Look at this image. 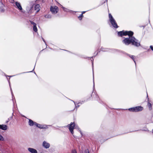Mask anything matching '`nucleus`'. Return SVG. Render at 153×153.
I'll return each mask as SVG.
<instances>
[{
  "instance_id": "obj_5",
  "label": "nucleus",
  "mask_w": 153,
  "mask_h": 153,
  "mask_svg": "<svg viewBox=\"0 0 153 153\" xmlns=\"http://www.w3.org/2000/svg\"><path fill=\"white\" fill-rule=\"evenodd\" d=\"M69 127V129L70 131L73 134L74 133L73 129L74 127H75V128H76L77 127L75 126L74 123H71V124L68 125Z\"/></svg>"
},
{
  "instance_id": "obj_27",
  "label": "nucleus",
  "mask_w": 153,
  "mask_h": 153,
  "mask_svg": "<svg viewBox=\"0 0 153 153\" xmlns=\"http://www.w3.org/2000/svg\"><path fill=\"white\" fill-rule=\"evenodd\" d=\"M42 39L43 41L45 42V44H46V43H45V41L44 39L43 38H42Z\"/></svg>"
},
{
  "instance_id": "obj_24",
  "label": "nucleus",
  "mask_w": 153,
  "mask_h": 153,
  "mask_svg": "<svg viewBox=\"0 0 153 153\" xmlns=\"http://www.w3.org/2000/svg\"><path fill=\"white\" fill-rule=\"evenodd\" d=\"M150 47L151 49L153 51V47L152 45H151Z\"/></svg>"
},
{
  "instance_id": "obj_13",
  "label": "nucleus",
  "mask_w": 153,
  "mask_h": 153,
  "mask_svg": "<svg viewBox=\"0 0 153 153\" xmlns=\"http://www.w3.org/2000/svg\"><path fill=\"white\" fill-rule=\"evenodd\" d=\"M36 123L34 122L32 120L30 119H29V125L30 126H33V125H35V123Z\"/></svg>"
},
{
  "instance_id": "obj_7",
  "label": "nucleus",
  "mask_w": 153,
  "mask_h": 153,
  "mask_svg": "<svg viewBox=\"0 0 153 153\" xmlns=\"http://www.w3.org/2000/svg\"><path fill=\"white\" fill-rule=\"evenodd\" d=\"M35 126H36L37 127L42 129L47 128H48L47 126L41 125L36 123H35Z\"/></svg>"
},
{
  "instance_id": "obj_1",
  "label": "nucleus",
  "mask_w": 153,
  "mask_h": 153,
  "mask_svg": "<svg viewBox=\"0 0 153 153\" xmlns=\"http://www.w3.org/2000/svg\"><path fill=\"white\" fill-rule=\"evenodd\" d=\"M118 34L119 36H120L126 35L128 36V38H124V39L122 41L123 43L125 45H128L129 44H131L136 47H139L140 45V42L134 36H132L134 34L133 32L131 31H124L123 30L118 32Z\"/></svg>"
},
{
  "instance_id": "obj_10",
  "label": "nucleus",
  "mask_w": 153,
  "mask_h": 153,
  "mask_svg": "<svg viewBox=\"0 0 153 153\" xmlns=\"http://www.w3.org/2000/svg\"><path fill=\"white\" fill-rule=\"evenodd\" d=\"M31 24L33 25V29L34 31L36 32L37 31V29L36 27V24L33 22L30 21Z\"/></svg>"
},
{
  "instance_id": "obj_4",
  "label": "nucleus",
  "mask_w": 153,
  "mask_h": 153,
  "mask_svg": "<svg viewBox=\"0 0 153 153\" xmlns=\"http://www.w3.org/2000/svg\"><path fill=\"white\" fill-rule=\"evenodd\" d=\"M50 9L52 13L53 14L57 13L59 10L58 7L56 6H51Z\"/></svg>"
},
{
  "instance_id": "obj_23",
  "label": "nucleus",
  "mask_w": 153,
  "mask_h": 153,
  "mask_svg": "<svg viewBox=\"0 0 153 153\" xmlns=\"http://www.w3.org/2000/svg\"><path fill=\"white\" fill-rule=\"evenodd\" d=\"M72 153H77L76 150H73L72 151Z\"/></svg>"
},
{
  "instance_id": "obj_16",
  "label": "nucleus",
  "mask_w": 153,
  "mask_h": 153,
  "mask_svg": "<svg viewBox=\"0 0 153 153\" xmlns=\"http://www.w3.org/2000/svg\"><path fill=\"white\" fill-rule=\"evenodd\" d=\"M148 106L150 110H151L152 109V104L149 102H148Z\"/></svg>"
},
{
  "instance_id": "obj_26",
  "label": "nucleus",
  "mask_w": 153,
  "mask_h": 153,
  "mask_svg": "<svg viewBox=\"0 0 153 153\" xmlns=\"http://www.w3.org/2000/svg\"><path fill=\"white\" fill-rule=\"evenodd\" d=\"M85 12L86 11H83L82 12V13L81 14H82L83 15V14L85 13Z\"/></svg>"
},
{
  "instance_id": "obj_12",
  "label": "nucleus",
  "mask_w": 153,
  "mask_h": 153,
  "mask_svg": "<svg viewBox=\"0 0 153 153\" xmlns=\"http://www.w3.org/2000/svg\"><path fill=\"white\" fill-rule=\"evenodd\" d=\"M7 128V126L6 125H0V129L4 130H6Z\"/></svg>"
},
{
  "instance_id": "obj_29",
  "label": "nucleus",
  "mask_w": 153,
  "mask_h": 153,
  "mask_svg": "<svg viewBox=\"0 0 153 153\" xmlns=\"http://www.w3.org/2000/svg\"><path fill=\"white\" fill-rule=\"evenodd\" d=\"M10 90H11V94H13V92H12V89H11V88H10Z\"/></svg>"
},
{
  "instance_id": "obj_33",
  "label": "nucleus",
  "mask_w": 153,
  "mask_h": 153,
  "mask_svg": "<svg viewBox=\"0 0 153 153\" xmlns=\"http://www.w3.org/2000/svg\"><path fill=\"white\" fill-rule=\"evenodd\" d=\"M9 84L10 85V82H9Z\"/></svg>"
},
{
  "instance_id": "obj_25",
  "label": "nucleus",
  "mask_w": 153,
  "mask_h": 153,
  "mask_svg": "<svg viewBox=\"0 0 153 153\" xmlns=\"http://www.w3.org/2000/svg\"><path fill=\"white\" fill-rule=\"evenodd\" d=\"M93 76L94 86V73H93Z\"/></svg>"
},
{
  "instance_id": "obj_17",
  "label": "nucleus",
  "mask_w": 153,
  "mask_h": 153,
  "mask_svg": "<svg viewBox=\"0 0 153 153\" xmlns=\"http://www.w3.org/2000/svg\"><path fill=\"white\" fill-rule=\"evenodd\" d=\"M45 17L46 18H51V15L48 14L45 15Z\"/></svg>"
},
{
  "instance_id": "obj_31",
  "label": "nucleus",
  "mask_w": 153,
  "mask_h": 153,
  "mask_svg": "<svg viewBox=\"0 0 153 153\" xmlns=\"http://www.w3.org/2000/svg\"><path fill=\"white\" fill-rule=\"evenodd\" d=\"M92 65H93V62H92Z\"/></svg>"
},
{
  "instance_id": "obj_30",
  "label": "nucleus",
  "mask_w": 153,
  "mask_h": 153,
  "mask_svg": "<svg viewBox=\"0 0 153 153\" xmlns=\"http://www.w3.org/2000/svg\"><path fill=\"white\" fill-rule=\"evenodd\" d=\"M9 76L10 77H11L12 76Z\"/></svg>"
},
{
  "instance_id": "obj_9",
  "label": "nucleus",
  "mask_w": 153,
  "mask_h": 153,
  "mask_svg": "<svg viewBox=\"0 0 153 153\" xmlns=\"http://www.w3.org/2000/svg\"><path fill=\"white\" fill-rule=\"evenodd\" d=\"M15 4L16 7L21 11L22 10V8L20 3L17 1H15Z\"/></svg>"
},
{
  "instance_id": "obj_22",
  "label": "nucleus",
  "mask_w": 153,
  "mask_h": 153,
  "mask_svg": "<svg viewBox=\"0 0 153 153\" xmlns=\"http://www.w3.org/2000/svg\"><path fill=\"white\" fill-rule=\"evenodd\" d=\"M73 102H74V104H75V108H78L79 107V105H77V106L76 105V103L74 102V101H73Z\"/></svg>"
},
{
  "instance_id": "obj_18",
  "label": "nucleus",
  "mask_w": 153,
  "mask_h": 153,
  "mask_svg": "<svg viewBox=\"0 0 153 153\" xmlns=\"http://www.w3.org/2000/svg\"><path fill=\"white\" fill-rule=\"evenodd\" d=\"M129 57L131 58L134 61V62L135 64L136 63L135 61L134 60V58H135V56H132V55H129Z\"/></svg>"
},
{
  "instance_id": "obj_15",
  "label": "nucleus",
  "mask_w": 153,
  "mask_h": 153,
  "mask_svg": "<svg viewBox=\"0 0 153 153\" xmlns=\"http://www.w3.org/2000/svg\"><path fill=\"white\" fill-rule=\"evenodd\" d=\"M61 5V7L62 8L63 10H64V11H65V12H71L72 11V10H69L66 8H65L64 7H63L62 5Z\"/></svg>"
},
{
  "instance_id": "obj_14",
  "label": "nucleus",
  "mask_w": 153,
  "mask_h": 153,
  "mask_svg": "<svg viewBox=\"0 0 153 153\" xmlns=\"http://www.w3.org/2000/svg\"><path fill=\"white\" fill-rule=\"evenodd\" d=\"M40 6L39 4H36L35 6V10L36 11V13L38 12L40 10Z\"/></svg>"
},
{
  "instance_id": "obj_20",
  "label": "nucleus",
  "mask_w": 153,
  "mask_h": 153,
  "mask_svg": "<svg viewBox=\"0 0 153 153\" xmlns=\"http://www.w3.org/2000/svg\"><path fill=\"white\" fill-rule=\"evenodd\" d=\"M83 15L82 14H81L78 17V18L80 20H81L82 19V17H83Z\"/></svg>"
},
{
  "instance_id": "obj_11",
  "label": "nucleus",
  "mask_w": 153,
  "mask_h": 153,
  "mask_svg": "<svg viewBox=\"0 0 153 153\" xmlns=\"http://www.w3.org/2000/svg\"><path fill=\"white\" fill-rule=\"evenodd\" d=\"M28 151L31 153H37V150L32 148H28Z\"/></svg>"
},
{
  "instance_id": "obj_3",
  "label": "nucleus",
  "mask_w": 153,
  "mask_h": 153,
  "mask_svg": "<svg viewBox=\"0 0 153 153\" xmlns=\"http://www.w3.org/2000/svg\"><path fill=\"white\" fill-rule=\"evenodd\" d=\"M143 109V108L140 106H137L128 109L130 111L137 112L142 111Z\"/></svg>"
},
{
  "instance_id": "obj_8",
  "label": "nucleus",
  "mask_w": 153,
  "mask_h": 153,
  "mask_svg": "<svg viewBox=\"0 0 153 153\" xmlns=\"http://www.w3.org/2000/svg\"><path fill=\"white\" fill-rule=\"evenodd\" d=\"M43 146L45 149H48L50 147V144L46 141H44L42 143Z\"/></svg>"
},
{
  "instance_id": "obj_32",
  "label": "nucleus",
  "mask_w": 153,
  "mask_h": 153,
  "mask_svg": "<svg viewBox=\"0 0 153 153\" xmlns=\"http://www.w3.org/2000/svg\"><path fill=\"white\" fill-rule=\"evenodd\" d=\"M13 1H14V0H12Z\"/></svg>"
},
{
  "instance_id": "obj_2",
  "label": "nucleus",
  "mask_w": 153,
  "mask_h": 153,
  "mask_svg": "<svg viewBox=\"0 0 153 153\" xmlns=\"http://www.w3.org/2000/svg\"><path fill=\"white\" fill-rule=\"evenodd\" d=\"M109 17L110 22L113 26L114 28H117L118 26L115 20L114 19L111 14L110 13L109 14Z\"/></svg>"
},
{
  "instance_id": "obj_6",
  "label": "nucleus",
  "mask_w": 153,
  "mask_h": 153,
  "mask_svg": "<svg viewBox=\"0 0 153 153\" xmlns=\"http://www.w3.org/2000/svg\"><path fill=\"white\" fill-rule=\"evenodd\" d=\"M26 10L29 13L33 12V6L31 5L28 6L26 8Z\"/></svg>"
},
{
  "instance_id": "obj_19",
  "label": "nucleus",
  "mask_w": 153,
  "mask_h": 153,
  "mask_svg": "<svg viewBox=\"0 0 153 153\" xmlns=\"http://www.w3.org/2000/svg\"><path fill=\"white\" fill-rule=\"evenodd\" d=\"M129 57L131 58L134 61V62L135 64L136 63L135 61L134 60V58H135V56H132V55H129Z\"/></svg>"
},
{
  "instance_id": "obj_21",
  "label": "nucleus",
  "mask_w": 153,
  "mask_h": 153,
  "mask_svg": "<svg viewBox=\"0 0 153 153\" xmlns=\"http://www.w3.org/2000/svg\"><path fill=\"white\" fill-rule=\"evenodd\" d=\"M0 140L1 141L4 140V138L0 134Z\"/></svg>"
},
{
  "instance_id": "obj_28",
  "label": "nucleus",
  "mask_w": 153,
  "mask_h": 153,
  "mask_svg": "<svg viewBox=\"0 0 153 153\" xmlns=\"http://www.w3.org/2000/svg\"><path fill=\"white\" fill-rule=\"evenodd\" d=\"M85 153H89V152L88 151H86L85 152Z\"/></svg>"
}]
</instances>
